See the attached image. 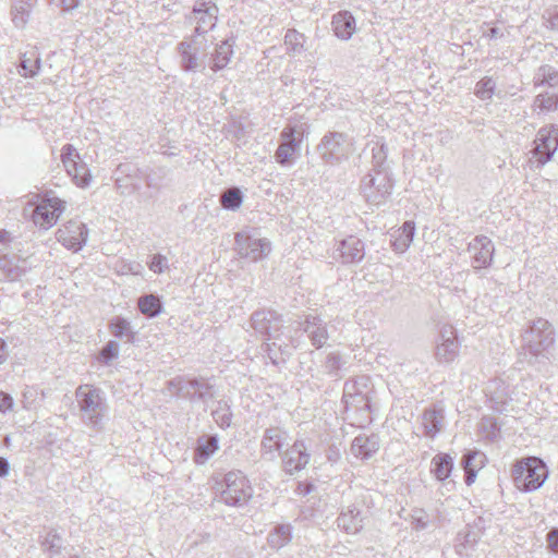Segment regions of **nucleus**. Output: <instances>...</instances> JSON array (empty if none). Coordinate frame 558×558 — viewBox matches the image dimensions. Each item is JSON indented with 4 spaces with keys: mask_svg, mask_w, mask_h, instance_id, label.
<instances>
[{
    "mask_svg": "<svg viewBox=\"0 0 558 558\" xmlns=\"http://www.w3.org/2000/svg\"><path fill=\"white\" fill-rule=\"evenodd\" d=\"M374 393V387L368 376L363 375L347 380L343 387L342 401L348 416L354 418L360 425L371 423L369 414Z\"/></svg>",
    "mask_w": 558,
    "mask_h": 558,
    "instance_id": "nucleus-1",
    "label": "nucleus"
},
{
    "mask_svg": "<svg viewBox=\"0 0 558 558\" xmlns=\"http://www.w3.org/2000/svg\"><path fill=\"white\" fill-rule=\"evenodd\" d=\"M215 485L214 499L230 507H243L253 497L254 489L247 477L241 471H230L226 474L211 476Z\"/></svg>",
    "mask_w": 558,
    "mask_h": 558,
    "instance_id": "nucleus-2",
    "label": "nucleus"
},
{
    "mask_svg": "<svg viewBox=\"0 0 558 558\" xmlns=\"http://www.w3.org/2000/svg\"><path fill=\"white\" fill-rule=\"evenodd\" d=\"M75 399L84 425L95 432H101L109 412L105 392L90 385H81L75 390Z\"/></svg>",
    "mask_w": 558,
    "mask_h": 558,
    "instance_id": "nucleus-3",
    "label": "nucleus"
},
{
    "mask_svg": "<svg viewBox=\"0 0 558 558\" xmlns=\"http://www.w3.org/2000/svg\"><path fill=\"white\" fill-rule=\"evenodd\" d=\"M208 7L206 2H202L199 7L195 5L189 20L195 23V34L190 43L183 41L179 49L182 57V66L186 71L195 70L199 66L197 54L206 50V34L208 33L207 14Z\"/></svg>",
    "mask_w": 558,
    "mask_h": 558,
    "instance_id": "nucleus-4",
    "label": "nucleus"
},
{
    "mask_svg": "<svg viewBox=\"0 0 558 558\" xmlns=\"http://www.w3.org/2000/svg\"><path fill=\"white\" fill-rule=\"evenodd\" d=\"M547 477V465L537 457L522 458L512 468L513 483L518 489L524 493L539 489Z\"/></svg>",
    "mask_w": 558,
    "mask_h": 558,
    "instance_id": "nucleus-5",
    "label": "nucleus"
},
{
    "mask_svg": "<svg viewBox=\"0 0 558 558\" xmlns=\"http://www.w3.org/2000/svg\"><path fill=\"white\" fill-rule=\"evenodd\" d=\"M558 150V126L548 124L542 126L527 153V166L531 170H541Z\"/></svg>",
    "mask_w": 558,
    "mask_h": 558,
    "instance_id": "nucleus-6",
    "label": "nucleus"
},
{
    "mask_svg": "<svg viewBox=\"0 0 558 558\" xmlns=\"http://www.w3.org/2000/svg\"><path fill=\"white\" fill-rule=\"evenodd\" d=\"M393 189L391 171L368 172L360 184V192L364 199L374 206L385 204Z\"/></svg>",
    "mask_w": 558,
    "mask_h": 558,
    "instance_id": "nucleus-7",
    "label": "nucleus"
},
{
    "mask_svg": "<svg viewBox=\"0 0 558 558\" xmlns=\"http://www.w3.org/2000/svg\"><path fill=\"white\" fill-rule=\"evenodd\" d=\"M524 340L530 354L537 357L554 344V328L548 320L537 318L525 331Z\"/></svg>",
    "mask_w": 558,
    "mask_h": 558,
    "instance_id": "nucleus-8",
    "label": "nucleus"
},
{
    "mask_svg": "<svg viewBox=\"0 0 558 558\" xmlns=\"http://www.w3.org/2000/svg\"><path fill=\"white\" fill-rule=\"evenodd\" d=\"M234 250L240 257L258 262L269 255L271 243L266 238H255L250 231L242 230L234 235Z\"/></svg>",
    "mask_w": 558,
    "mask_h": 558,
    "instance_id": "nucleus-9",
    "label": "nucleus"
},
{
    "mask_svg": "<svg viewBox=\"0 0 558 558\" xmlns=\"http://www.w3.org/2000/svg\"><path fill=\"white\" fill-rule=\"evenodd\" d=\"M251 327L255 332L265 336L268 341L279 340L282 333L283 318L271 310L255 311L251 316Z\"/></svg>",
    "mask_w": 558,
    "mask_h": 558,
    "instance_id": "nucleus-10",
    "label": "nucleus"
},
{
    "mask_svg": "<svg viewBox=\"0 0 558 558\" xmlns=\"http://www.w3.org/2000/svg\"><path fill=\"white\" fill-rule=\"evenodd\" d=\"M348 135L341 132H329L317 146L319 156L326 163L337 165L345 158Z\"/></svg>",
    "mask_w": 558,
    "mask_h": 558,
    "instance_id": "nucleus-11",
    "label": "nucleus"
},
{
    "mask_svg": "<svg viewBox=\"0 0 558 558\" xmlns=\"http://www.w3.org/2000/svg\"><path fill=\"white\" fill-rule=\"evenodd\" d=\"M78 160L80 156L73 145L66 144L62 147L61 161L68 174L77 186L86 187L90 183L92 175L86 163Z\"/></svg>",
    "mask_w": 558,
    "mask_h": 558,
    "instance_id": "nucleus-12",
    "label": "nucleus"
},
{
    "mask_svg": "<svg viewBox=\"0 0 558 558\" xmlns=\"http://www.w3.org/2000/svg\"><path fill=\"white\" fill-rule=\"evenodd\" d=\"M64 209V201L46 195L34 209L32 218L36 226L47 230L58 221Z\"/></svg>",
    "mask_w": 558,
    "mask_h": 558,
    "instance_id": "nucleus-13",
    "label": "nucleus"
},
{
    "mask_svg": "<svg viewBox=\"0 0 558 558\" xmlns=\"http://www.w3.org/2000/svg\"><path fill=\"white\" fill-rule=\"evenodd\" d=\"M281 142L275 153V160L281 167H288L293 163V156L300 148L303 133L296 130V126H286L281 134Z\"/></svg>",
    "mask_w": 558,
    "mask_h": 558,
    "instance_id": "nucleus-14",
    "label": "nucleus"
},
{
    "mask_svg": "<svg viewBox=\"0 0 558 558\" xmlns=\"http://www.w3.org/2000/svg\"><path fill=\"white\" fill-rule=\"evenodd\" d=\"M468 252L471 254V266L475 271L492 266L495 255V245L486 235H476L469 244Z\"/></svg>",
    "mask_w": 558,
    "mask_h": 558,
    "instance_id": "nucleus-15",
    "label": "nucleus"
},
{
    "mask_svg": "<svg viewBox=\"0 0 558 558\" xmlns=\"http://www.w3.org/2000/svg\"><path fill=\"white\" fill-rule=\"evenodd\" d=\"M365 257L364 242L354 235H349L339 241L333 252V258L342 265H353Z\"/></svg>",
    "mask_w": 558,
    "mask_h": 558,
    "instance_id": "nucleus-16",
    "label": "nucleus"
},
{
    "mask_svg": "<svg viewBox=\"0 0 558 558\" xmlns=\"http://www.w3.org/2000/svg\"><path fill=\"white\" fill-rule=\"evenodd\" d=\"M88 230L85 223L70 220L57 231V240L66 248L80 251L86 243Z\"/></svg>",
    "mask_w": 558,
    "mask_h": 558,
    "instance_id": "nucleus-17",
    "label": "nucleus"
},
{
    "mask_svg": "<svg viewBox=\"0 0 558 558\" xmlns=\"http://www.w3.org/2000/svg\"><path fill=\"white\" fill-rule=\"evenodd\" d=\"M288 438V433L281 427L266 428L260 441V454L268 461H275L281 452Z\"/></svg>",
    "mask_w": 558,
    "mask_h": 558,
    "instance_id": "nucleus-18",
    "label": "nucleus"
},
{
    "mask_svg": "<svg viewBox=\"0 0 558 558\" xmlns=\"http://www.w3.org/2000/svg\"><path fill=\"white\" fill-rule=\"evenodd\" d=\"M282 468L286 473L294 474L303 470L310 462V453L303 440H295L282 454Z\"/></svg>",
    "mask_w": 558,
    "mask_h": 558,
    "instance_id": "nucleus-19",
    "label": "nucleus"
},
{
    "mask_svg": "<svg viewBox=\"0 0 558 558\" xmlns=\"http://www.w3.org/2000/svg\"><path fill=\"white\" fill-rule=\"evenodd\" d=\"M32 264L28 258L15 254H0V271L9 281L21 280L31 270Z\"/></svg>",
    "mask_w": 558,
    "mask_h": 558,
    "instance_id": "nucleus-20",
    "label": "nucleus"
},
{
    "mask_svg": "<svg viewBox=\"0 0 558 558\" xmlns=\"http://www.w3.org/2000/svg\"><path fill=\"white\" fill-rule=\"evenodd\" d=\"M301 328L316 349L323 348L329 339L328 323L317 315H306Z\"/></svg>",
    "mask_w": 558,
    "mask_h": 558,
    "instance_id": "nucleus-21",
    "label": "nucleus"
},
{
    "mask_svg": "<svg viewBox=\"0 0 558 558\" xmlns=\"http://www.w3.org/2000/svg\"><path fill=\"white\" fill-rule=\"evenodd\" d=\"M421 420L424 435L434 439L444 428V407L441 404H433L432 407L424 409Z\"/></svg>",
    "mask_w": 558,
    "mask_h": 558,
    "instance_id": "nucleus-22",
    "label": "nucleus"
},
{
    "mask_svg": "<svg viewBox=\"0 0 558 558\" xmlns=\"http://www.w3.org/2000/svg\"><path fill=\"white\" fill-rule=\"evenodd\" d=\"M337 525L348 534H356L364 526V517L359 505L343 507L337 518Z\"/></svg>",
    "mask_w": 558,
    "mask_h": 558,
    "instance_id": "nucleus-23",
    "label": "nucleus"
},
{
    "mask_svg": "<svg viewBox=\"0 0 558 558\" xmlns=\"http://www.w3.org/2000/svg\"><path fill=\"white\" fill-rule=\"evenodd\" d=\"M380 448V437L377 434L357 435L351 444V453L361 460L373 457Z\"/></svg>",
    "mask_w": 558,
    "mask_h": 558,
    "instance_id": "nucleus-24",
    "label": "nucleus"
},
{
    "mask_svg": "<svg viewBox=\"0 0 558 558\" xmlns=\"http://www.w3.org/2000/svg\"><path fill=\"white\" fill-rule=\"evenodd\" d=\"M441 342L436 347V359L440 363L452 362L459 352V343L452 329H445L440 333Z\"/></svg>",
    "mask_w": 558,
    "mask_h": 558,
    "instance_id": "nucleus-25",
    "label": "nucleus"
},
{
    "mask_svg": "<svg viewBox=\"0 0 558 558\" xmlns=\"http://www.w3.org/2000/svg\"><path fill=\"white\" fill-rule=\"evenodd\" d=\"M332 31L341 40H349L356 31V22L349 11H340L332 16Z\"/></svg>",
    "mask_w": 558,
    "mask_h": 558,
    "instance_id": "nucleus-26",
    "label": "nucleus"
},
{
    "mask_svg": "<svg viewBox=\"0 0 558 558\" xmlns=\"http://www.w3.org/2000/svg\"><path fill=\"white\" fill-rule=\"evenodd\" d=\"M415 234V223L405 221L401 228L391 233V246L396 253H404L411 245Z\"/></svg>",
    "mask_w": 558,
    "mask_h": 558,
    "instance_id": "nucleus-27",
    "label": "nucleus"
},
{
    "mask_svg": "<svg viewBox=\"0 0 558 558\" xmlns=\"http://www.w3.org/2000/svg\"><path fill=\"white\" fill-rule=\"evenodd\" d=\"M453 469V459L448 453H439L432 460V472L435 477L442 482L447 480Z\"/></svg>",
    "mask_w": 558,
    "mask_h": 558,
    "instance_id": "nucleus-28",
    "label": "nucleus"
},
{
    "mask_svg": "<svg viewBox=\"0 0 558 558\" xmlns=\"http://www.w3.org/2000/svg\"><path fill=\"white\" fill-rule=\"evenodd\" d=\"M291 537V526L279 524L268 534L267 542L271 548L280 549L290 543Z\"/></svg>",
    "mask_w": 558,
    "mask_h": 558,
    "instance_id": "nucleus-29",
    "label": "nucleus"
},
{
    "mask_svg": "<svg viewBox=\"0 0 558 558\" xmlns=\"http://www.w3.org/2000/svg\"><path fill=\"white\" fill-rule=\"evenodd\" d=\"M140 312L147 317H156L161 313L162 304L158 295L145 294L137 302Z\"/></svg>",
    "mask_w": 558,
    "mask_h": 558,
    "instance_id": "nucleus-30",
    "label": "nucleus"
},
{
    "mask_svg": "<svg viewBox=\"0 0 558 558\" xmlns=\"http://www.w3.org/2000/svg\"><path fill=\"white\" fill-rule=\"evenodd\" d=\"M232 47L233 43H231L229 39L223 40L220 45H218L215 56L211 54V62L214 63L211 65V70H220L228 64L233 53Z\"/></svg>",
    "mask_w": 558,
    "mask_h": 558,
    "instance_id": "nucleus-31",
    "label": "nucleus"
},
{
    "mask_svg": "<svg viewBox=\"0 0 558 558\" xmlns=\"http://www.w3.org/2000/svg\"><path fill=\"white\" fill-rule=\"evenodd\" d=\"M110 332L119 339H125L126 342H133L134 332L130 323L123 317H114L109 324Z\"/></svg>",
    "mask_w": 558,
    "mask_h": 558,
    "instance_id": "nucleus-32",
    "label": "nucleus"
},
{
    "mask_svg": "<svg viewBox=\"0 0 558 558\" xmlns=\"http://www.w3.org/2000/svg\"><path fill=\"white\" fill-rule=\"evenodd\" d=\"M388 148L385 144H376L372 148V169L369 172L391 171L387 162Z\"/></svg>",
    "mask_w": 558,
    "mask_h": 558,
    "instance_id": "nucleus-33",
    "label": "nucleus"
},
{
    "mask_svg": "<svg viewBox=\"0 0 558 558\" xmlns=\"http://www.w3.org/2000/svg\"><path fill=\"white\" fill-rule=\"evenodd\" d=\"M26 0H16L12 7V22L19 27L23 28L29 19V13L35 4H28Z\"/></svg>",
    "mask_w": 558,
    "mask_h": 558,
    "instance_id": "nucleus-34",
    "label": "nucleus"
},
{
    "mask_svg": "<svg viewBox=\"0 0 558 558\" xmlns=\"http://www.w3.org/2000/svg\"><path fill=\"white\" fill-rule=\"evenodd\" d=\"M243 203V194L239 187H230L220 196L221 207L226 210H236Z\"/></svg>",
    "mask_w": 558,
    "mask_h": 558,
    "instance_id": "nucleus-35",
    "label": "nucleus"
},
{
    "mask_svg": "<svg viewBox=\"0 0 558 558\" xmlns=\"http://www.w3.org/2000/svg\"><path fill=\"white\" fill-rule=\"evenodd\" d=\"M496 89V82L490 76H485L475 85V95L482 100H488L493 97Z\"/></svg>",
    "mask_w": 558,
    "mask_h": 558,
    "instance_id": "nucleus-36",
    "label": "nucleus"
},
{
    "mask_svg": "<svg viewBox=\"0 0 558 558\" xmlns=\"http://www.w3.org/2000/svg\"><path fill=\"white\" fill-rule=\"evenodd\" d=\"M305 36L295 29H288L284 36V44L294 53L299 54L304 50Z\"/></svg>",
    "mask_w": 558,
    "mask_h": 558,
    "instance_id": "nucleus-37",
    "label": "nucleus"
},
{
    "mask_svg": "<svg viewBox=\"0 0 558 558\" xmlns=\"http://www.w3.org/2000/svg\"><path fill=\"white\" fill-rule=\"evenodd\" d=\"M19 74L24 77H34L40 69V59L38 57L31 59L23 56L19 65Z\"/></svg>",
    "mask_w": 558,
    "mask_h": 558,
    "instance_id": "nucleus-38",
    "label": "nucleus"
},
{
    "mask_svg": "<svg viewBox=\"0 0 558 558\" xmlns=\"http://www.w3.org/2000/svg\"><path fill=\"white\" fill-rule=\"evenodd\" d=\"M41 546L45 550L49 551L51 555H57L61 551L62 548V537L57 531H49L41 542Z\"/></svg>",
    "mask_w": 558,
    "mask_h": 558,
    "instance_id": "nucleus-39",
    "label": "nucleus"
},
{
    "mask_svg": "<svg viewBox=\"0 0 558 558\" xmlns=\"http://www.w3.org/2000/svg\"><path fill=\"white\" fill-rule=\"evenodd\" d=\"M537 80L542 85L555 87L558 84V72L550 65L541 66L537 73Z\"/></svg>",
    "mask_w": 558,
    "mask_h": 558,
    "instance_id": "nucleus-40",
    "label": "nucleus"
},
{
    "mask_svg": "<svg viewBox=\"0 0 558 558\" xmlns=\"http://www.w3.org/2000/svg\"><path fill=\"white\" fill-rule=\"evenodd\" d=\"M535 104L546 111L555 110L558 104V94L556 93H541L535 98Z\"/></svg>",
    "mask_w": 558,
    "mask_h": 558,
    "instance_id": "nucleus-41",
    "label": "nucleus"
},
{
    "mask_svg": "<svg viewBox=\"0 0 558 558\" xmlns=\"http://www.w3.org/2000/svg\"><path fill=\"white\" fill-rule=\"evenodd\" d=\"M342 364L343 363H342L340 354L331 352L326 357V361L324 364V371L326 374H328L330 376H338Z\"/></svg>",
    "mask_w": 558,
    "mask_h": 558,
    "instance_id": "nucleus-42",
    "label": "nucleus"
},
{
    "mask_svg": "<svg viewBox=\"0 0 558 558\" xmlns=\"http://www.w3.org/2000/svg\"><path fill=\"white\" fill-rule=\"evenodd\" d=\"M477 453L468 452L462 457L461 464L465 469L464 482L468 486L474 483L476 477V471L474 468H471L472 460L475 459Z\"/></svg>",
    "mask_w": 558,
    "mask_h": 558,
    "instance_id": "nucleus-43",
    "label": "nucleus"
},
{
    "mask_svg": "<svg viewBox=\"0 0 558 558\" xmlns=\"http://www.w3.org/2000/svg\"><path fill=\"white\" fill-rule=\"evenodd\" d=\"M119 355V343L114 340H110L100 351L99 359L105 364H109L112 360Z\"/></svg>",
    "mask_w": 558,
    "mask_h": 558,
    "instance_id": "nucleus-44",
    "label": "nucleus"
},
{
    "mask_svg": "<svg viewBox=\"0 0 558 558\" xmlns=\"http://www.w3.org/2000/svg\"><path fill=\"white\" fill-rule=\"evenodd\" d=\"M209 458V437L203 436L198 439V446L194 456L197 464H204Z\"/></svg>",
    "mask_w": 558,
    "mask_h": 558,
    "instance_id": "nucleus-45",
    "label": "nucleus"
},
{
    "mask_svg": "<svg viewBox=\"0 0 558 558\" xmlns=\"http://www.w3.org/2000/svg\"><path fill=\"white\" fill-rule=\"evenodd\" d=\"M544 25L554 32H558V5L547 8L543 13Z\"/></svg>",
    "mask_w": 558,
    "mask_h": 558,
    "instance_id": "nucleus-46",
    "label": "nucleus"
},
{
    "mask_svg": "<svg viewBox=\"0 0 558 558\" xmlns=\"http://www.w3.org/2000/svg\"><path fill=\"white\" fill-rule=\"evenodd\" d=\"M412 526L415 531H423L428 526V514L423 509H414L412 513Z\"/></svg>",
    "mask_w": 558,
    "mask_h": 558,
    "instance_id": "nucleus-47",
    "label": "nucleus"
},
{
    "mask_svg": "<svg viewBox=\"0 0 558 558\" xmlns=\"http://www.w3.org/2000/svg\"><path fill=\"white\" fill-rule=\"evenodd\" d=\"M265 347H266L265 351L267 353V356L274 365L277 366L281 363H286V357L279 356L276 340H274L271 343H269V342L265 343Z\"/></svg>",
    "mask_w": 558,
    "mask_h": 558,
    "instance_id": "nucleus-48",
    "label": "nucleus"
},
{
    "mask_svg": "<svg viewBox=\"0 0 558 558\" xmlns=\"http://www.w3.org/2000/svg\"><path fill=\"white\" fill-rule=\"evenodd\" d=\"M211 416L215 422L222 428L228 427L231 424V413L229 409H226L222 412L211 409Z\"/></svg>",
    "mask_w": 558,
    "mask_h": 558,
    "instance_id": "nucleus-49",
    "label": "nucleus"
},
{
    "mask_svg": "<svg viewBox=\"0 0 558 558\" xmlns=\"http://www.w3.org/2000/svg\"><path fill=\"white\" fill-rule=\"evenodd\" d=\"M148 266L151 271L161 274L167 268V258L161 254H155Z\"/></svg>",
    "mask_w": 558,
    "mask_h": 558,
    "instance_id": "nucleus-50",
    "label": "nucleus"
},
{
    "mask_svg": "<svg viewBox=\"0 0 558 558\" xmlns=\"http://www.w3.org/2000/svg\"><path fill=\"white\" fill-rule=\"evenodd\" d=\"M483 36L489 39H497L504 37V33L496 26H490L489 23L483 25Z\"/></svg>",
    "mask_w": 558,
    "mask_h": 558,
    "instance_id": "nucleus-51",
    "label": "nucleus"
},
{
    "mask_svg": "<svg viewBox=\"0 0 558 558\" xmlns=\"http://www.w3.org/2000/svg\"><path fill=\"white\" fill-rule=\"evenodd\" d=\"M546 541L548 543V548L558 553V527H554L547 533Z\"/></svg>",
    "mask_w": 558,
    "mask_h": 558,
    "instance_id": "nucleus-52",
    "label": "nucleus"
},
{
    "mask_svg": "<svg viewBox=\"0 0 558 558\" xmlns=\"http://www.w3.org/2000/svg\"><path fill=\"white\" fill-rule=\"evenodd\" d=\"M13 407V398L5 392L0 391V412L5 413Z\"/></svg>",
    "mask_w": 558,
    "mask_h": 558,
    "instance_id": "nucleus-53",
    "label": "nucleus"
},
{
    "mask_svg": "<svg viewBox=\"0 0 558 558\" xmlns=\"http://www.w3.org/2000/svg\"><path fill=\"white\" fill-rule=\"evenodd\" d=\"M314 489V485L312 483H308V482H299L296 488H295V493L299 495V496H306L308 494H311Z\"/></svg>",
    "mask_w": 558,
    "mask_h": 558,
    "instance_id": "nucleus-54",
    "label": "nucleus"
},
{
    "mask_svg": "<svg viewBox=\"0 0 558 558\" xmlns=\"http://www.w3.org/2000/svg\"><path fill=\"white\" fill-rule=\"evenodd\" d=\"M189 386L191 387V389H192L193 391H191V390L189 389V390H187V393H192V395H193V397H194V396H196V395L198 396V398H202V397H203V393H204V392H203V391H202V389H201V387H203V385H202V384H199V383H198V380L194 379V380L189 381Z\"/></svg>",
    "mask_w": 558,
    "mask_h": 558,
    "instance_id": "nucleus-55",
    "label": "nucleus"
},
{
    "mask_svg": "<svg viewBox=\"0 0 558 558\" xmlns=\"http://www.w3.org/2000/svg\"><path fill=\"white\" fill-rule=\"evenodd\" d=\"M327 459L331 462H337L340 459V451L337 446L331 445L327 451Z\"/></svg>",
    "mask_w": 558,
    "mask_h": 558,
    "instance_id": "nucleus-56",
    "label": "nucleus"
},
{
    "mask_svg": "<svg viewBox=\"0 0 558 558\" xmlns=\"http://www.w3.org/2000/svg\"><path fill=\"white\" fill-rule=\"evenodd\" d=\"M61 7L63 11H72L75 8L78 7L80 1L78 0H60Z\"/></svg>",
    "mask_w": 558,
    "mask_h": 558,
    "instance_id": "nucleus-57",
    "label": "nucleus"
},
{
    "mask_svg": "<svg viewBox=\"0 0 558 558\" xmlns=\"http://www.w3.org/2000/svg\"><path fill=\"white\" fill-rule=\"evenodd\" d=\"M8 359V345L5 341L0 338V364L4 363Z\"/></svg>",
    "mask_w": 558,
    "mask_h": 558,
    "instance_id": "nucleus-58",
    "label": "nucleus"
},
{
    "mask_svg": "<svg viewBox=\"0 0 558 558\" xmlns=\"http://www.w3.org/2000/svg\"><path fill=\"white\" fill-rule=\"evenodd\" d=\"M13 240L11 232L5 229L0 230V244H9Z\"/></svg>",
    "mask_w": 558,
    "mask_h": 558,
    "instance_id": "nucleus-59",
    "label": "nucleus"
},
{
    "mask_svg": "<svg viewBox=\"0 0 558 558\" xmlns=\"http://www.w3.org/2000/svg\"><path fill=\"white\" fill-rule=\"evenodd\" d=\"M277 349L279 352V356H284L286 359L291 355V349L287 343H277Z\"/></svg>",
    "mask_w": 558,
    "mask_h": 558,
    "instance_id": "nucleus-60",
    "label": "nucleus"
},
{
    "mask_svg": "<svg viewBox=\"0 0 558 558\" xmlns=\"http://www.w3.org/2000/svg\"><path fill=\"white\" fill-rule=\"evenodd\" d=\"M9 469H10L9 461L5 458L0 457V477L8 475Z\"/></svg>",
    "mask_w": 558,
    "mask_h": 558,
    "instance_id": "nucleus-61",
    "label": "nucleus"
},
{
    "mask_svg": "<svg viewBox=\"0 0 558 558\" xmlns=\"http://www.w3.org/2000/svg\"><path fill=\"white\" fill-rule=\"evenodd\" d=\"M128 270L133 275H141L143 270V266L140 263H131L128 266Z\"/></svg>",
    "mask_w": 558,
    "mask_h": 558,
    "instance_id": "nucleus-62",
    "label": "nucleus"
},
{
    "mask_svg": "<svg viewBox=\"0 0 558 558\" xmlns=\"http://www.w3.org/2000/svg\"><path fill=\"white\" fill-rule=\"evenodd\" d=\"M219 449L217 436L211 435V456Z\"/></svg>",
    "mask_w": 558,
    "mask_h": 558,
    "instance_id": "nucleus-63",
    "label": "nucleus"
},
{
    "mask_svg": "<svg viewBox=\"0 0 558 558\" xmlns=\"http://www.w3.org/2000/svg\"><path fill=\"white\" fill-rule=\"evenodd\" d=\"M25 2L28 3V4H36L37 0H26Z\"/></svg>",
    "mask_w": 558,
    "mask_h": 558,
    "instance_id": "nucleus-64",
    "label": "nucleus"
}]
</instances>
